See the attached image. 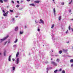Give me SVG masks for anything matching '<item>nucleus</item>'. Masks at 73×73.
<instances>
[{
  "mask_svg": "<svg viewBox=\"0 0 73 73\" xmlns=\"http://www.w3.org/2000/svg\"><path fill=\"white\" fill-rule=\"evenodd\" d=\"M9 37V35L7 36L6 37H5L3 39H1V40L0 41V42H1V41H4V40H6L7 38H8V37Z\"/></svg>",
  "mask_w": 73,
  "mask_h": 73,
  "instance_id": "f257e3e1",
  "label": "nucleus"
},
{
  "mask_svg": "<svg viewBox=\"0 0 73 73\" xmlns=\"http://www.w3.org/2000/svg\"><path fill=\"white\" fill-rule=\"evenodd\" d=\"M16 62L17 64H18L19 62V58H18L17 59V60H16Z\"/></svg>",
  "mask_w": 73,
  "mask_h": 73,
  "instance_id": "f03ea898",
  "label": "nucleus"
},
{
  "mask_svg": "<svg viewBox=\"0 0 73 73\" xmlns=\"http://www.w3.org/2000/svg\"><path fill=\"white\" fill-rule=\"evenodd\" d=\"M20 54V52H17L16 54V57H17L18 56H19V54Z\"/></svg>",
  "mask_w": 73,
  "mask_h": 73,
  "instance_id": "7ed1b4c3",
  "label": "nucleus"
},
{
  "mask_svg": "<svg viewBox=\"0 0 73 73\" xmlns=\"http://www.w3.org/2000/svg\"><path fill=\"white\" fill-rule=\"evenodd\" d=\"M40 22H39V23H41L42 24H44V21L42 20L41 19L40 20Z\"/></svg>",
  "mask_w": 73,
  "mask_h": 73,
  "instance_id": "20e7f679",
  "label": "nucleus"
},
{
  "mask_svg": "<svg viewBox=\"0 0 73 73\" xmlns=\"http://www.w3.org/2000/svg\"><path fill=\"white\" fill-rule=\"evenodd\" d=\"M11 55H10L9 57L8 60L9 61H11Z\"/></svg>",
  "mask_w": 73,
  "mask_h": 73,
  "instance_id": "39448f33",
  "label": "nucleus"
},
{
  "mask_svg": "<svg viewBox=\"0 0 73 73\" xmlns=\"http://www.w3.org/2000/svg\"><path fill=\"white\" fill-rule=\"evenodd\" d=\"M18 29L19 28H18V27H15V31H18Z\"/></svg>",
  "mask_w": 73,
  "mask_h": 73,
  "instance_id": "423d86ee",
  "label": "nucleus"
},
{
  "mask_svg": "<svg viewBox=\"0 0 73 73\" xmlns=\"http://www.w3.org/2000/svg\"><path fill=\"white\" fill-rule=\"evenodd\" d=\"M35 3H39L40 1H35Z\"/></svg>",
  "mask_w": 73,
  "mask_h": 73,
  "instance_id": "0eeeda50",
  "label": "nucleus"
},
{
  "mask_svg": "<svg viewBox=\"0 0 73 73\" xmlns=\"http://www.w3.org/2000/svg\"><path fill=\"white\" fill-rule=\"evenodd\" d=\"M3 16L5 17L7 16V14L5 13L3 14Z\"/></svg>",
  "mask_w": 73,
  "mask_h": 73,
  "instance_id": "6e6552de",
  "label": "nucleus"
},
{
  "mask_svg": "<svg viewBox=\"0 0 73 73\" xmlns=\"http://www.w3.org/2000/svg\"><path fill=\"white\" fill-rule=\"evenodd\" d=\"M63 50L64 52H66L68 51V50L63 49Z\"/></svg>",
  "mask_w": 73,
  "mask_h": 73,
  "instance_id": "1a4fd4ad",
  "label": "nucleus"
},
{
  "mask_svg": "<svg viewBox=\"0 0 73 73\" xmlns=\"http://www.w3.org/2000/svg\"><path fill=\"white\" fill-rule=\"evenodd\" d=\"M53 11H54V15H55V12H56V10H55V8L54 9Z\"/></svg>",
  "mask_w": 73,
  "mask_h": 73,
  "instance_id": "9d476101",
  "label": "nucleus"
},
{
  "mask_svg": "<svg viewBox=\"0 0 73 73\" xmlns=\"http://www.w3.org/2000/svg\"><path fill=\"white\" fill-rule=\"evenodd\" d=\"M59 53L60 54H61V53H62V50H60L59 51Z\"/></svg>",
  "mask_w": 73,
  "mask_h": 73,
  "instance_id": "9b49d317",
  "label": "nucleus"
},
{
  "mask_svg": "<svg viewBox=\"0 0 73 73\" xmlns=\"http://www.w3.org/2000/svg\"><path fill=\"white\" fill-rule=\"evenodd\" d=\"M70 62H73V59H71L70 60Z\"/></svg>",
  "mask_w": 73,
  "mask_h": 73,
  "instance_id": "f8f14e48",
  "label": "nucleus"
},
{
  "mask_svg": "<svg viewBox=\"0 0 73 73\" xmlns=\"http://www.w3.org/2000/svg\"><path fill=\"white\" fill-rule=\"evenodd\" d=\"M30 5H32V6H35V5L33 4H30Z\"/></svg>",
  "mask_w": 73,
  "mask_h": 73,
  "instance_id": "ddd939ff",
  "label": "nucleus"
},
{
  "mask_svg": "<svg viewBox=\"0 0 73 73\" xmlns=\"http://www.w3.org/2000/svg\"><path fill=\"white\" fill-rule=\"evenodd\" d=\"M58 71V70H54V73H57V72Z\"/></svg>",
  "mask_w": 73,
  "mask_h": 73,
  "instance_id": "4468645a",
  "label": "nucleus"
},
{
  "mask_svg": "<svg viewBox=\"0 0 73 73\" xmlns=\"http://www.w3.org/2000/svg\"><path fill=\"white\" fill-rule=\"evenodd\" d=\"M6 53V51H5L4 52V55L5 56V53Z\"/></svg>",
  "mask_w": 73,
  "mask_h": 73,
  "instance_id": "2eb2a0df",
  "label": "nucleus"
},
{
  "mask_svg": "<svg viewBox=\"0 0 73 73\" xmlns=\"http://www.w3.org/2000/svg\"><path fill=\"white\" fill-rule=\"evenodd\" d=\"M23 32L20 31V34L21 35H22V34H23Z\"/></svg>",
  "mask_w": 73,
  "mask_h": 73,
  "instance_id": "dca6fc26",
  "label": "nucleus"
},
{
  "mask_svg": "<svg viewBox=\"0 0 73 73\" xmlns=\"http://www.w3.org/2000/svg\"><path fill=\"white\" fill-rule=\"evenodd\" d=\"M13 70H15V67H13Z\"/></svg>",
  "mask_w": 73,
  "mask_h": 73,
  "instance_id": "f3484780",
  "label": "nucleus"
},
{
  "mask_svg": "<svg viewBox=\"0 0 73 73\" xmlns=\"http://www.w3.org/2000/svg\"><path fill=\"white\" fill-rule=\"evenodd\" d=\"M18 40L17 39L15 41H14L15 43H16V42H17Z\"/></svg>",
  "mask_w": 73,
  "mask_h": 73,
  "instance_id": "a211bd4d",
  "label": "nucleus"
},
{
  "mask_svg": "<svg viewBox=\"0 0 73 73\" xmlns=\"http://www.w3.org/2000/svg\"><path fill=\"white\" fill-rule=\"evenodd\" d=\"M53 28H54V25H53L51 27L52 29H53Z\"/></svg>",
  "mask_w": 73,
  "mask_h": 73,
  "instance_id": "6ab92c4d",
  "label": "nucleus"
},
{
  "mask_svg": "<svg viewBox=\"0 0 73 73\" xmlns=\"http://www.w3.org/2000/svg\"><path fill=\"white\" fill-rule=\"evenodd\" d=\"M68 29L69 31H70V26H69L68 27Z\"/></svg>",
  "mask_w": 73,
  "mask_h": 73,
  "instance_id": "aec40b11",
  "label": "nucleus"
},
{
  "mask_svg": "<svg viewBox=\"0 0 73 73\" xmlns=\"http://www.w3.org/2000/svg\"><path fill=\"white\" fill-rule=\"evenodd\" d=\"M61 17H59L58 18V20H61Z\"/></svg>",
  "mask_w": 73,
  "mask_h": 73,
  "instance_id": "412c9836",
  "label": "nucleus"
},
{
  "mask_svg": "<svg viewBox=\"0 0 73 73\" xmlns=\"http://www.w3.org/2000/svg\"><path fill=\"white\" fill-rule=\"evenodd\" d=\"M38 32H40V29H39V27H38V29L37 30Z\"/></svg>",
  "mask_w": 73,
  "mask_h": 73,
  "instance_id": "4be33fe9",
  "label": "nucleus"
},
{
  "mask_svg": "<svg viewBox=\"0 0 73 73\" xmlns=\"http://www.w3.org/2000/svg\"><path fill=\"white\" fill-rule=\"evenodd\" d=\"M55 63V62H51V64H53L54 65V64Z\"/></svg>",
  "mask_w": 73,
  "mask_h": 73,
  "instance_id": "5701e85b",
  "label": "nucleus"
},
{
  "mask_svg": "<svg viewBox=\"0 0 73 73\" xmlns=\"http://www.w3.org/2000/svg\"><path fill=\"white\" fill-rule=\"evenodd\" d=\"M60 61V60H59V59L57 58L56 60V61H57L58 62H59Z\"/></svg>",
  "mask_w": 73,
  "mask_h": 73,
  "instance_id": "b1692460",
  "label": "nucleus"
},
{
  "mask_svg": "<svg viewBox=\"0 0 73 73\" xmlns=\"http://www.w3.org/2000/svg\"><path fill=\"white\" fill-rule=\"evenodd\" d=\"M0 2L1 3H3V1L2 0H0Z\"/></svg>",
  "mask_w": 73,
  "mask_h": 73,
  "instance_id": "393cba45",
  "label": "nucleus"
},
{
  "mask_svg": "<svg viewBox=\"0 0 73 73\" xmlns=\"http://www.w3.org/2000/svg\"><path fill=\"white\" fill-rule=\"evenodd\" d=\"M62 70V68H60L59 70V71L60 72H61Z\"/></svg>",
  "mask_w": 73,
  "mask_h": 73,
  "instance_id": "a878e982",
  "label": "nucleus"
},
{
  "mask_svg": "<svg viewBox=\"0 0 73 73\" xmlns=\"http://www.w3.org/2000/svg\"><path fill=\"white\" fill-rule=\"evenodd\" d=\"M10 11L11 12H13V10H10Z\"/></svg>",
  "mask_w": 73,
  "mask_h": 73,
  "instance_id": "bb28decb",
  "label": "nucleus"
},
{
  "mask_svg": "<svg viewBox=\"0 0 73 73\" xmlns=\"http://www.w3.org/2000/svg\"><path fill=\"white\" fill-rule=\"evenodd\" d=\"M7 41H6V42H5V44H4V45H5L6 44H7Z\"/></svg>",
  "mask_w": 73,
  "mask_h": 73,
  "instance_id": "cd10ccee",
  "label": "nucleus"
},
{
  "mask_svg": "<svg viewBox=\"0 0 73 73\" xmlns=\"http://www.w3.org/2000/svg\"><path fill=\"white\" fill-rule=\"evenodd\" d=\"M19 5H17L16 6V7L17 8H19Z\"/></svg>",
  "mask_w": 73,
  "mask_h": 73,
  "instance_id": "c85d7f7f",
  "label": "nucleus"
},
{
  "mask_svg": "<svg viewBox=\"0 0 73 73\" xmlns=\"http://www.w3.org/2000/svg\"><path fill=\"white\" fill-rule=\"evenodd\" d=\"M61 5H64V3L63 2L61 3Z\"/></svg>",
  "mask_w": 73,
  "mask_h": 73,
  "instance_id": "c756f323",
  "label": "nucleus"
},
{
  "mask_svg": "<svg viewBox=\"0 0 73 73\" xmlns=\"http://www.w3.org/2000/svg\"><path fill=\"white\" fill-rule=\"evenodd\" d=\"M62 73H65V71L64 70H63L62 72Z\"/></svg>",
  "mask_w": 73,
  "mask_h": 73,
  "instance_id": "7c9ffc66",
  "label": "nucleus"
},
{
  "mask_svg": "<svg viewBox=\"0 0 73 73\" xmlns=\"http://www.w3.org/2000/svg\"><path fill=\"white\" fill-rule=\"evenodd\" d=\"M17 2L18 3V4H19V3H20V2H19V1H17Z\"/></svg>",
  "mask_w": 73,
  "mask_h": 73,
  "instance_id": "2f4dec72",
  "label": "nucleus"
},
{
  "mask_svg": "<svg viewBox=\"0 0 73 73\" xmlns=\"http://www.w3.org/2000/svg\"><path fill=\"white\" fill-rule=\"evenodd\" d=\"M54 65L55 66H56V65H57V64H56L55 63L54 64Z\"/></svg>",
  "mask_w": 73,
  "mask_h": 73,
  "instance_id": "473e14b6",
  "label": "nucleus"
},
{
  "mask_svg": "<svg viewBox=\"0 0 73 73\" xmlns=\"http://www.w3.org/2000/svg\"><path fill=\"white\" fill-rule=\"evenodd\" d=\"M23 9V8L22 7L19 9V10H21V9Z\"/></svg>",
  "mask_w": 73,
  "mask_h": 73,
  "instance_id": "72a5a7b5",
  "label": "nucleus"
},
{
  "mask_svg": "<svg viewBox=\"0 0 73 73\" xmlns=\"http://www.w3.org/2000/svg\"><path fill=\"white\" fill-rule=\"evenodd\" d=\"M9 13V11H7L6 13L7 15V14H8V13Z\"/></svg>",
  "mask_w": 73,
  "mask_h": 73,
  "instance_id": "f704fd0d",
  "label": "nucleus"
},
{
  "mask_svg": "<svg viewBox=\"0 0 73 73\" xmlns=\"http://www.w3.org/2000/svg\"><path fill=\"white\" fill-rule=\"evenodd\" d=\"M13 3V4H14V3H15L14 2V1H11Z\"/></svg>",
  "mask_w": 73,
  "mask_h": 73,
  "instance_id": "c9c22d12",
  "label": "nucleus"
},
{
  "mask_svg": "<svg viewBox=\"0 0 73 73\" xmlns=\"http://www.w3.org/2000/svg\"><path fill=\"white\" fill-rule=\"evenodd\" d=\"M46 70H47V71H48V70H49V69L48 68H46Z\"/></svg>",
  "mask_w": 73,
  "mask_h": 73,
  "instance_id": "e433bc0d",
  "label": "nucleus"
},
{
  "mask_svg": "<svg viewBox=\"0 0 73 73\" xmlns=\"http://www.w3.org/2000/svg\"><path fill=\"white\" fill-rule=\"evenodd\" d=\"M68 30H67V31L66 32V33L67 34V33H68Z\"/></svg>",
  "mask_w": 73,
  "mask_h": 73,
  "instance_id": "4c0bfd02",
  "label": "nucleus"
},
{
  "mask_svg": "<svg viewBox=\"0 0 73 73\" xmlns=\"http://www.w3.org/2000/svg\"><path fill=\"white\" fill-rule=\"evenodd\" d=\"M24 1H21V3H23V2Z\"/></svg>",
  "mask_w": 73,
  "mask_h": 73,
  "instance_id": "58836bf2",
  "label": "nucleus"
},
{
  "mask_svg": "<svg viewBox=\"0 0 73 73\" xmlns=\"http://www.w3.org/2000/svg\"><path fill=\"white\" fill-rule=\"evenodd\" d=\"M16 45H14L13 46V47H15V46H16Z\"/></svg>",
  "mask_w": 73,
  "mask_h": 73,
  "instance_id": "ea45409f",
  "label": "nucleus"
},
{
  "mask_svg": "<svg viewBox=\"0 0 73 73\" xmlns=\"http://www.w3.org/2000/svg\"><path fill=\"white\" fill-rule=\"evenodd\" d=\"M12 60H13V61H15V59L13 58Z\"/></svg>",
  "mask_w": 73,
  "mask_h": 73,
  "instance_id": "a19ab883",
  "label": "nucleus"
},
{
  "mask_svg": "<svg viewBox=\"0 0 73 73\" xmlns=\"http://www.w3.org/2000/svg\"><path fill=\"white\" fill-rule=\"evenodd\" d=\"M71 66L72 67H73V64H72V65H71Z\"/></svg>",
  "mask_w": 73,
  "mask_h": 73,
  "instance_id": "79ce46f5",
  "label": "nucleus"
},
{
  "mask_svg": "<svg viewBox=\"0 0 73 73\" xmlns=\"http://www.w3.org/2000/svg\"><path fill=\"white\" fill-rule=\"evenodd\" d=\"M31 0H27V1H30Z\"/></svg>",
  "mask_w": 73,
  "mask_h": 73,
  "instance_id": "37998d69",
  "label": "nucleus"
},
{
  "mask_svg": "<svg viewBox=\"0 0 73 73\" xmlns=\"http://www.w3.org/2000/svg\"><path fill=\"white\" fill-rule=\"evenodd\" d=\"M66 43H67L68 44H69V41L67 42Z\"/></svg>",
  "mask_w": 73,
  "mask_h": 73,
  "instance_id": "c03bdc74",
  "label": "nucleus"
},
{
  "mask_svg": "<svg viewBox=\"0 0 73 73\" xmlns=\"http://www.w3.org/2000/svg\"><path fill=\"white\" fill-rule=\"evenodd\" d=\"M2 11L3 12H4V13H5V11H4V10H3Z\"/></svg>",
  "mask_w": 73,
  "mask_h": 73,
  "instance_id": "a18cd8bd",
  "label": "nucleus"
},
{
  "mask_svg": "<svg viewBox=\"0 0 73 73\" xmlns=\"http://www.w3.org/2000/svg\"><path fill=\"white\" fill-rule=\"evenodd\" d=\"M69 12H71V10H70L69 11Z\"/></svg>",
  "mask_w": 73,
  "mask_h": 73,
  "instance_id": "49530a36",
  "label": "nucleus"
},
{
  "mask_svg": "<svg viewBox=\"0 0 73 73\" xmlns=\"http://www.w3.org/2000/svg\"><path fill=\"white\" fill-rule=\"evenodd\" d=\"M72 29V32H73V29L72 28V29Z\"/></svg>",
  "mask_w": 73,
  "mask_h": 73,
  "instance_id": "de8ad7c7",
  "label": "nucleus"
},
{
  "mask_svg": "<svg viewBox=\"0 0 73 73\" xmlns=\"http://www.w3.org/2000/svg\"><path fill=\"white\" fill-rule=\"evenodd\" d=\"M25 28H27V26H25Z\"/></svg>",
  "mask_w": 73,
  "mask_h": 73,
  "instance_id": "09e8293b",
  "label": "nucleus"
},
{
  "mask_svg": "<svg viewBox=\"0 0 73 73\" xmlns=\"http://www.w3.org/2000/svg\"><path fill=\"white\" fill-rule=\"evenodd\" d=\"M15 17H18V16H16Z\"/></svg>",
  "mask_w": 73,
  "mask_h": 73,
  "instance_id": "8fccbe9b",
  "label": "nucleus"
},
{
  "mask_svg": "<svg viewBox=\"0 0 73 73\" xmlns=\"http://www.w3.org/2000/svg\"><path fill=\"white\" fill-rule=\"evenodd\" d=\"M15 20V19L13 18V20Z\"/></svg>",
  "mask_w": 73,
  "mask_h": 73,
  "instance_id": "3c124183",
  "label": "nucleus"
},
{
  "mask_svg": "<svg viewBox=\"0 0 73 73\" xmlns=\"http://www.w3.org/2000/svg\"><path fill=\"white\" fill-rule=\"evenodd\" d=\"M53 60V58H51V60Z\"/></svg>",
  "mask_w": 73,
  "mask_h": 73,
  "instance_id": "603ef678",
  "label": "nucleus"
},
{
  "mask_svg": "<svg viewBox=\"0 0 73 73\" xmlns=\"http://www.w3.org/2000/svg\"><path fill=\"white\" fill-rule=\"evenodd\" d=\"M71 4V2H70L69 3V4Z\"/></svg>",
  "mask_w": 73,
  "mask_h": 73,
  "instance_id": "864d4df0",
  "label": "nucleus"
},
{
  "mask_svg": "<svg viewBox=\"0 0 73 73\" xmlns=\"http://www.w3.org/2000/svg\"><path fill=\"white\" fill-rule=\"evenodd\" d=\"M35 21L36 23H37V22H36V21Z\"/></svg>",
  "mask_w": 73,
  "mask_h": 73,
  "instance_id": "5fc2aeb1",
  "label": "nucleus"
},
{
  "mask_svg": "<svg viewBox=\"0 0 73 73\" xmlns=\"http://www.w3.org/2000/svg\"><path fill=\"white\" fill-rule=\"evenodd\" d=\"M73 0H72L71 1V2H72V1Z\"/></svg>",
  "mask_w": 73,
  "mask_h": 73,
  "instance_id": "6e6d98bb",
  "label": "nucleus"
},
{
  "mask_svg": "<svg viewBox=\"0 0 73 73\" xmlns=\"http://www.w3.org/2000/svg\"><path fill=\"white\" fill-rule=\"evenodd\" d=\"M48 71H47V72H47V73H48Z\"/></svg>",
  "mask_w": 73,
  "mask_h": 73,
  "instance_id": "4d7b16f0",
  "label": "nucleus"
},
{
  "mask_svg": "<svg viewBox=\"0 0 73 73\" xmlns=\"http://www.w3.org/2000/svg\"><path fill=\"white\" fill-rule=\"evenodd\" d=\"M53 1H54V0H52Z\"/></svg>",
  "mask_w": 73,
  "mask_h": 73,
  "instance_id": "13d9d810",
  "label": "nucleus"
},
{
  "mask_svg": "<svg viewBox=\"0 0 73 73\" xmlns=\"http://www.w3.org/2000/svg\"><path fill=\"white\" fill-rule=\"evenodd\" d=\"M1 53H0V55H1Z\"/></svg>",
  "mask_w": 73,
  "mask_h": 73,
  "instance_id": "bf43d9fd",
  "label": "nucleus"
},
{
  "mask_svg": "<svg viewBox=\"0 0 73 73\" xmlns=\"http://www.w3.org/2000/svg\"><path fill=\"white\" fill-rule=\"evenodd\" d=\"M52 52H53V50H52Z\"/></svg>",
  "mask_w": 73,
  "mask_h": 73,
  "instance_id": "052dcab7",
  "label": "nucleus"
},
{
  "mask_svg": "<svg viewBox=\"0 0 73 73\" xmlns=\"http://www.w3.org/2000/svg\"><path fill=\"white\" fill-rule=\"evenodd\" d=\"M56 56H57V55H56Z\"/></svg>",
  "mask_w": 73,
  "mask_h": 73,
  "instance_id": "680f3d73",
  "label": "nucleus"
}]
</instances>
